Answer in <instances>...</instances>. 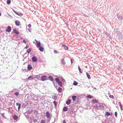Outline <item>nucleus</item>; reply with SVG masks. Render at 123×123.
Here are the masks:
<instances>
[{
    "mask_svg": "<svg viewBox=\"0 0 123 123\" xmlns=\"http://www.w3.org/2000/svg\"><path fill=\"white\" fill-rule=\"evenodd\" d=\"M110 113L109 112H106L105 113V115L106 116L110 115Z\"/></svg>",
    "mask_w": 123,
    "mask_h": 123,
    "instance_id": "obj_21",
    "label": "nucleus"
},
{
    "mask_svg": "<svg viewBox=\"0 0 123 123\" xmlns=\"http://www.w3.org/2000/svg\"><path fill=\"white\" fill-rule=\"evenodd\" d=\"M32 60L34 62H36L37 61V59L36 56H34L32 58Z\"/></svg>",
    "mask_w": 123,
    "mask_h": 123,
    "instance_id": "obj_3",
    "label": "nucleus"
},
{
    "mask_svg": "<svg viewBox=\"0 0 123 123\" xmlns=\"http://www.w3.org/2000/svg\"><path fill=\"white\" fill-rule=\"evenodd\" d=\"M109 97L111 98H112L113 99L114 98V97L113 95H109Z\"/></svg>",
    "mask_w": 123,
    "mask_h": 123,
    "instance_id": "obj_32",
    "label": "nucleus"
},
{
    "mask_svg": "<svg viewBox=\"0 0 123 123\" xmlns=\"http://www.w3.org/2000/svg\"><path fill=\"white\" fill-rule=\"evenodd\" d=\"M71 101V100L70 99H69L68 100L66 101V104L68 105H69Z\"/></svg>",
    "mask_w": 123,
    "mask_h": 123,
    "instance_id": "obj_14",
    "label": "nucleus"
},
{
    "mask_svg": "<svg viewBox=\"0 0 123 123\" xmlns=\"http://www.w3.org/2000/svg\"><path fill=\"white\" fill-rule=\"evenodd\" d=\"M62 63L64 64V65L65 63V62L64 61V59H62Z\"/></svg>",
    "mask_w": 123,
    "mask_h": 123,
    "instance_id": "obj_25",
    "label": "nucleus"
},
{
    "mask_svg": "<svg viewBox=\"0 0 123 123\" xmlns=\"http://www.w3.org/2000/svg\"><path fill=\"white\" fill-rule=\"evenodd\" d=\"M14 94L17 96H18L19 95V93L18 92H15Z\"/></svg>",
    "mask_w": 123,
    "mask_h": 123,
    "instance_id": "obj_34",
    "label": "nucleus"
},
{
    "mask_svg": "<svg viewBox=\"0 0 123 123\" xmlns=\"http://www.w3.org/2000/svg\"><path fill=\"white\" fill-rule=\"evenodd\" d=\"M58 91L60 92H61L62 90V89L60 87H59L58 89Z\"/></svg>",
    "mask_w": 123,
    "mask_h": 123,
    "instance_id": "obj_19",
    "label": "nucleus"
},
{
    "mask_svg": "<svg viewBox=\"0 0 123 123\" xmlns=\"http://www.w3.org/2000/svg\"><path fill=\"white\" fill-rule=\"evenodd\" d=\"M120 107H122V105L121 104H120Z\"/></svg>",
    "mask_w": 123,
    "mask_h": 123,
    "instance_id": "obj_44",
    "label": "nucleus"
},
{
    "mask_svg": "<svg viewBox=\"0 0 123 123\" xmlns=\"http://www.w3.org/2000/svg\"><path fill=\"white\" fill-rule=\"evenodd\" d=\"M55 81H56V82L57 83L58 82L60 81L59 80V79L58 78H56L55 79Z\"/></svg>",
    "mask_w": 123,
    "mask_h": 123,
    "instance_id": "obj_30",
    "label": "nucleus"
},
{
    "mask_svg": "<svg viewBox=\"0 0 123 123\" xmlns=\"http://www.w3.org/2000/svg\"><path fill=\"white\" fill-rule=\"evenodd\" d=\"M121 109L122 110H123V108H122V107H121Z\"/></svg>",
    "mask_w": 123,
    "mask_h": 123,
    "instance_id": "obj_46",
    "label": "nucleus"
},
{
    "mask_svg": "<svg viewBox=\"0 0 123 123\" xmlns=\"http://www.w3.org/2000/svg\"><path fill=\"white\" fill-rule=\"evenodd\" d=\"M86 75L87 76V78H88V79H90L91 78L90 75L88 73L86 72Z\"/></svg>",
    "mask_w": 123,
    "mask_h": 123,
    "instance_id": "obj_17",
    "label": "nucleus"
},
{
    "mask_svg": "<svg viewBox=\"0 0 123 123\" xmlns=\"http://www.w3.org/2000/svg\"><path fill=\"white\" fill-rule=\"evenodd\" d=\"M41 123H46L45 121L42 119L41 121Z\"/></svg>",
    "mask_w": 123,
    "mask_h": 123,
    "instance_id": "obj_31",
    "label": "nucleus"
},
{
    "mask_svg": "<svg viewBox=\"0 0 123 123\" xmlns=\"http://www.w3.org/2000/svg\"><path fill=\"white\" fill-rule=\"evenodd\" d=\"M71 63L72 64L73 63V62H72V59H71Z\"/></svg>",
    "mask_w": 123,
    "mask_h": 123,
    "instance_id": "obj_42",
    "label": "nucleus"
},
{
    "mask_svg": "<svg viewBox=\"0 0 123 123\" xmlns=\"http://www.w3.org/2000/svg\"><path fill=\"white\" fill-rule=\"evenodd\" d=\"M20 22L18 20H16L15 21V24L17 26H19L20 25Z\"/></svg>",
    "mask_w": 123,
    "mask_h": 123,
    "instance_id": "obj_4",
    "label": "nucleus"
},
{
    "mask_svg": "<svg viewBox=\"0 0 123 123\" xmlns=\"http://www.w3.org/2000/svg\"><path fill=\"white\" fill-rule=\"evenodd\" d=\"M78 69L80 72L81 73H82V72L81 71V69L80 68V67L79 66L78 67Z\"/></svg>",
    "mask_w": 123,
    "mask_h": 123,
    "instance_id": "obj_26",
    "label": "nucleus"
},
{
    "mask_svg": "<svg viewBox=\"0 0 123 123\" xmlns=\"http://www.w3.org/2000/svg\"><path fill=\"white\" fill-rule=\"evenodd\" d=\"M62 47H64V49L66 50H67L68 49V47L64 45H62Z\"/></svg>",
    "mask_w": 123,
    "mask_h": 123,
    "instance_id": "obj_7",
    "label": "nucleus"
},
{
    "mask_svg": "<svg viewBox=\"0 0 123 123\" xmlns=\"http://www.w3.org/2000/svg\"><path fill=\"white\" fill-rule=\"evenodd\" d=\"M87 97L89 98H93V96H91L90 95H88L87 96Z\"/></svg>",
    "mask_w": 123,
    "mask_h": 123,
    "instance_id": "obj_16",
    "label": "nucleus"
},
{
    "mask_svg": "<svg viewBox=\"0 0 123 123\" xmlns=\"http://www.w3.org/2000/svg\"><path fill=\"white\" fill-rule=\"evenodd\" d=\"M31 51V49L29 48L27 49V52L28 53H30Z\"/></svg>",
    "mask_w": 123,
    "mask_h": 123,
    "instance_id": "obj_28",
    "label": "nucleus"
},
{
    "mask_svg": "<svg viewBox=\"0 0 123 123\" xmlns=\"http://www.w3.org/2000/svg\"><path fill=\"white\" fill-rule=\"evenodd\" d=\"M54 53H57V51H56L55 50H54Z\"/></svg>",
    "mask_w": 123,
    "mask_h": 123,
    "instance_id": "obj_38",
    "label": "nucleus"
},
{
    "mask_svg": "<svg viewBox=\"0 0 123 123\" xmlns=\"http://www.w3.org/2000/svg\"><path fill=\"white\" fill-rule=\"evenodd\" d=\"M63 123H66V122H65V120H64L63 121Z\"/></svg>",
    "mask_w": 123,
    "mask_h": 123,
    "instance_id": "obj_41",
    "label": "nucleus"
},
{
    "mask_svg": "<svg viewBox=\"0 0 123 123\" xmlns=\"http://www.w3.org/2000/svg\"><path fill=\"white\" fill-rule=\"evenodd\" d=\"M92 102L93 103L95 104L96 103H97L98 102V101L96 99H93L92 100Z\"/></svg>",
    "mask_w": 123,
    "mask_h": 123,
    "instance_id": "obj_8",
    "label": "nucleus"
},
{
    "mask_svg": "<svg viewBox=\"0 0 123 123\" xmlns=\"http://www.w3.org/2000/svg\"><path fill=\"white\" fill-rule=\"evenodd\" d=\"M13 31L17 34H19V32L17 30L15 29H14Z\"/></svg>",
    "mask_w": 123,
    "mask_h": 123,
    "instance_id": "obj_6",
    "label": "nucleus"
},
{
    "mask_svg": "<svg viewBox=\"0 0 123 123\" xmlns=\"http://www.w3.org/2000/svg\"><path fill=\"white\" fill-rule=\"evenodd\" d=\"M35 41H36V42H37H37H38V41H37L36 40V39H35Z\"/></svg>",
    "mask_w": 123,
    "mask_h": 123,
    "instance_id": "obj_45",
    "label": "nucleus"
},
{
    "mask_svg": "<svg viewBox=\"0 0 123 123\" xmlns=\"http://www.w3.org/2000/svg\"><path fill=\"white\" fill-rule=\"evenodd\" d=\"M40 45L41 43L40 42H37V48H38L40 46Z\"/></svg>",
    "mask_w": 123,
    "mask_h": 123,
    "instance_id": "obj_9",
    "label": "nucleus"
},
{
    "mask_svg": "<svg viewBox=\"0 0 123 123\" xmlns=\"http://www.w3.org/2000/svg\"><path fill=\"white\" fill-rule=\"evenodd\" d=\"M23 43H25V44H26V42L25 41V40H23Z\"/></svg>",
    "mask_w": 123,
    "mask_h": 123,
    "instance_id": "obj_40",
    "label": "nucleus"
},
{
    "mask_svg": "<svg viewBox=\"0 0 123 123\" xmlns=\"http://www.w3.org/2000/svg\"><path fill=\"white\" fill-rule=\"evenodd\" d=\"M73 84L75 86H76L78 84V83L76 81H74V82Z\"/></svg>",
    "mask_w": 123,
    "mask_h": 123,
    "instance_id": "obj_23",
    "label": "nucleus"
},
{
    "mask_svg": "<svg viewBox=\"0 0 123 123\" xmlns=\"http://www.w3.org/2000/svg\"><path fill=\"white\" fill-rule=\"evenodd\" d=\"M115 115L116 117L117 116V112H116L115 113Z\"/></svg>",
    "mask_w": 123,
    "mask_h": 123,
    "instance_id": "obj_36",
    "label": "nucleus"
},
{
    "mask_svg": "<svg viewBox=\"0 0 123 123\" xmlns=\"http://www.w3.org/2000/svg\"><path fill=\"white\" fill-rule=\"evenodd\" d=\"M11 1L10 0H8L7 1V4H10Z\"/></svg>",
    "mask_w": 123,
    "mask_h": 123,
    "instance_id": "obj_29",
    "label": "nucleus"
},
{
    "mask_svg": "<svg viewBox=\"0 0 123 123\" xmlns=\"http://www.w3.org/2000/svg\"><path fill=\"white\" fill-rule=\"evenodd\" d=\"M13 11H14V12H15V13L16 14H17V15H19V14H18V12H16L15 11H14V10H13Z\"/></svg>",
    "mask_w": 123,
    "mask_h": 123,
    "instance_id": "obj_37",
    "label": "nucleus"
},
{
    "mask_svg": "<svg viewBox=\"0 0 123 123\" xmlns=\"http://www.w3.org/2000/svg\"><path fill=\"white\" fill-rule=\"evenodd\" d=\"M1 15V13L0 12V16Z\"/></svg>",
    "mask_w": 123,
    "mask_h": 123,
    "instance_id": "obj_47",
    "label": "nucleus"
},
{
    "mask_svg": "<svg viewBox=\"0 0 123 123\" xmlns=\"http://www.w3.org/2000/svg\"><path fill=\"white\" fill-rule=\"evenodd\" d=\"M5 114V113H3L2 114H1V115L3 117H5L4 116V114Z\"/></svg>",
    "mask_w": 123,
    "mask_h": 123,
    "instance_id": "obj_35",
    "label": "nucleus"
},
{
    "mask_svg": "<svg viewBox=\"0 0 123 123\" xmlns=\"http://www.w3.org/2000/svg\"><path fill=\"white\" fill-rule=\"evenodd\" d=\"M28 47H27V46H26L25 48L26 49H27L28 48Z\"/></svg>",
    "mask_w": 123,
    "mask_h": 123,
    "instance_id": "obj_43",
    "label": "nucleus"
},
{
    "mask_svg": "<svg viewBox=\"0 0 123 123\" xmlns=\"http://www.w3.org/2000/svg\"><path fill=\"white\" fill-rule=\"evenodd\" d=\"M77 98V96H74L72 97L73 100L74 101H75L76 100Z\"/></svg>",
    "mask_w": 123,
    "mask_h": 123,
    "instance_id": "obj_10",
    "label": "nucleus"
},
{
    "mask_svg": "<svg viewBox=\"0 0 123 123\" xmlns=\"http://www.w3.org/2000/svg\"><path fill=\"white\" fill-rule=\"evenodd\" d=\"M16 105L18 106V110L20 109L21 107V104L20 103H16Z\"/></svg>",
    "mask_w": 123,
    "mask_h": 123,
    "instance_id": "obj_13",
    "label": "nucleus"
},
{
    "mask_svg": "<svg viewBox=\"0 0 123 123\" xmlns=\"http://www.w3.org/2000/svg\"><path fill=\"white\" fill-rule=\"evenodd\" d=\"M68 108L67 107H65L63 108V111H66L68 110Z\"/></svg>",
    "mask_w": 123,
    "mask_h": 123,
    "instance_id": "obj_15",
    "label": "nucleus"
},
{
    "mask_svg": "<svg viewBox=\"0 0 123 123\" xmlns=\"http://www.w3.org/2000/svg\"><path fill=\"white\" fill-rule=\"evenodd\" d=\"M49 78L50 80L52 81H53V78L51 76H49Z\"/></svg>",
    "mask_w": 123,
    "mask_h": 123,
    "instance_id": "obj_27",
    "label": "nucleus"
},
{
    "mask_svg": "<svg viewBox=\"0 0 123 123\" xmlns=\"http://www.w3.org/2000/svg\"><path fill=\"white\" fill-rule=\"evenodd\" d=\"M47 77L46 76H42L41 78L42 80L44 81L47 80Z\"/></svg>",
    "mask_w": 123,
    "mask_h": 123,
    "instance_id": "obj_1",
    "label": "nucleus"
},
{
    "mask_svg": "<svg viewBox=\"0 0 123 123\" xmlns=\"http://www.w3.org/2000/svg\"><path fill=\"white\" fill-rule=\"evenodd\" d=\"M33 79V78L31 77V76H30L28 77V78L27 79V80H31V79Z\"/></svg>",
    "mask_w": 123,
    "mask_h": 123,
    "instance_id": "obj_24",
    "label": "nucleus"
},
{
    "mask_svg": "<svg viewBox=\"0 0 123 123\" xmlns=\"http://www.w3.org/2000/svg\"><path fill=\"white\" fill-rule=\"evenodd\" d=\"M18 118V116L16 115H14L13 116V119L14 120H16Z\"/></svg>",
    "mask_w": 123,
    "mask_h": 123,
    "instance_id": "obj_18",
    "label": "nucleus"
},
{
    "mask_svg": "<svg viewBox=\"0 0 123 123\" xmlns=\"http://www.w3.org/2000/svg\"><path fill=\"white\" fill-rule=\"evenodd\" d=\"M52 98L55 100H56L57 99V97L56 95L53 96L52 97Z\"/></svg>",
    "mask_w": 123,
    "mask_h": 123,
    "instance_id": "obj_20",
    "label": "nucleus"
},
{
    "mask_svg": "<svg viewBox=\"0 0 123 123\" xmlns=\"http://www.w3.org/2000/svg\"><path fill=\"white\" fill-rule=\"evenodd\" d=\"M59 85L60 86H62V83L61 82L59 81L58 83Z\"/></svg>",
    "mask_w": 123,
    "mask_h": 123,
    "instance_id": "obj_22",
    "label": "nucleus"
},
{
    "mask_svg": "<svg viewBox=\"0 0 123 123\" xmlns=\"http://www.w3.org/2000/svg\"><path fill=\"white\" fill-rule=\"evenodd\" d=\"M27 68L28 70H31L32 68V67L31 65L29 64L28 65Z\"/></svg>",
    "mask_w": 123,
    "mask_h": 123,
    "instance_id": "obj_5",
    "label": "nucleus"
},
{
    "mask_svg": "<svg viewBox=\"0 0 123 123\" xmlns=\"http://www.w3.org/2000/svg\"><path fill=\"white\" fill-rule=\"evenodd\" d=\"M31 25L30 24H29L28 25V27L29 28H30L31 27Z\"/></svg>",
    "mask_w": 123,
    "mask_h": 123,
    "instance_id": "obj_39",
    "label": "nucleus"
},
{
    "mask_svg": "<svg viewBox=\"0 0 123 123\" xmlns=\"http://www.w3.org/2000/svg\"><path fill=\"white\" fill-rule=\"evenodd\" d=\"M11 27L10 26H8L7 28L6 29V31L10 32L11 30Z\"/></svg>",
    "mask_w": 123,
    "mask_h": 123,
    "instance_id": "obj_2",
    "label": "nucleus"
},
{
    "mask_svg": "<svg viewBox=\"0 0 123 123\" xmlns=\"http://www.w3.org/2000/svg\"><path fill=\"white\" fill-rule=\"evenodd\" d=\"M39 50L41 51H43L44 50V48L42 46H40L39 47Z\"/></svg>",
    "mask_w": 123,
    "mask_h": 123,
    "instance_id": "obj_12",
    "label": "nucleus"
},
{
    "mask_svg": "<svg viewBox=\"0 0 123 123\" xmlns=\"http://www.w3.org/2000/svg\"><path fill=\"white\" fill-rule=\"evenodd\" d=\"M53 103L54 104L55 106H56L57 105V103L55 101H54L53 102Z\"/></svg>",
    "mask_w": 123,
    "mask_h": 123,
    "instance_id": "obj_33",
    "label": "nucleus"
},
{
    "mask_svg": "<svg viewBox=\"0 0 123 123\" xmlns=\"http://www.w3.org/2000/svg\"><path fill=\"white\" fill-rule=\"evenodd\" d=\"M46 116L47 117L49 118L50 117V114L48 112H46Z\"/></svg>",
    "mask_w": 123,
    "mask_h": 123,
    "instance_id": "obj_11",
    "label": "nucleus"
},
{
    "mask_svg": "<svg viewBox=\"0 0 123 123\" xmlns=\"http://www.w3.org/2000/svg\"><path fill=\"white\" fill-rule=\"evenodd\" d=\"M33 43H35V42H34V41H33Z\"/></svg>",
    "mask_w": 123,
    "mask_h": 123,
    "instance_id": "obj_48",
    "label": "nucleus"
}]
</instances>
